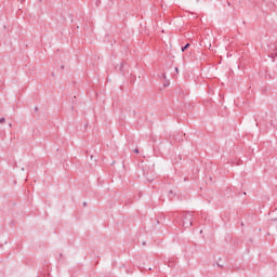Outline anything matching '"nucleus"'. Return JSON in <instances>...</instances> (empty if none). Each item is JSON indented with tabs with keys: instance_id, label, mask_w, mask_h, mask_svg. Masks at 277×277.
Here are the masks:
<instances>
[{
	"instance_id": "1",
	"label": "nucleus",
	"mask_w": 277,
	"mask_h": 277,
	"mask_svg": "<svg viewBox=\"0 0 277 277\" xmlns=\"http://www.w3.org/2000/svg\"><path fill=\"white\" fill-rule=\"evenodd\" d=\"M186 49H189V43H187L185 47L182 48V53H185Z\"/></svg>"
},
{
	"instance_id": "2",
	"label": "nucleus",
	"mask_w": 277,
	"mask_h": 277,
	"mask_svg": "<svg viewBox=\"0 0 277 277\" xmlns=\"http://www.w3.org/2000/svg\"><path fill=\"white\" fill-rule=\"evenodd\" d=\"M3 122H5V118L2 117V118L0 119V124H3Z\"/></svg>"
},
{
	"instance_id": "3",
	"label": "nucleus",
	"mask_w": 277,
	"mask_h": 277,
	"mask_svg": "<svg viewBox=\"0 0 277 277\" xmlns=\"http://www.w3.org/2000/svg\"><path fill=\"white\" fill-rule=\"evenodd\" d=\"M175 71L179 72V68H175Z\"/></svg>"
},
{
	"instance_id": "4",
	"label": "nucleus",
	"mask_w": 277,
	"mask_h": 277,
	"mask_svg": "<svg viewBox=\"0 0 277 277\" xmlns=\"http://www.w3.org/2000/svg\"><path fill=\"white\" fill-rule=\"evenodd\" d=\"M188 226H192V223H189Z\"/></svg>"
}]
</instances>
